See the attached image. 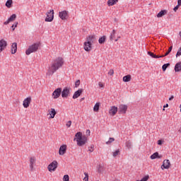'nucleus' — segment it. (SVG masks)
<instances>
[{
  "label": "nucleus",
  "mask_w": 181,
  "mask_h": 181,
  "mask_svg": "<svg viewBox=\"0 0 181 181\" xmlns=\"http://www.w3.org/2000/svg\"><path fill=\"white\" fill-rule=\"evenodd\" d=\"M66 127H67L68 128H70V127H71V120L68 121V122H66Z\"/></svg>",
  "instance_id": "obj_43"
},
{
  "label": "nucleus",
  "mask_w": 181,
  "mask_h": 181,
  "mask_svg": "<svg viewBox=\"0 0 181 181\" xmlns=\"http://www.w3.org/2000/svg\"><path fill=\"white\" fill-rule=\"evenodd\" d=\"M36 163V158L30 157V169L31 172L33 170V166H35Z\"/></svg>",
  "instance_id": "obj_16"
},
{
  "label": "nucleus",
  "mask_w": 181,
  "mask_h": 181,
  "mask_svg": "<svg viewBox=\"0 0 181 181\" xmlns=\"http://www.w3.org/2000/svg\"><path fill=\"white\" fill-rule=\"evenodd\" d=\"M109 76H113L114 74V69H110L108 72Z\"/></svg>",
  "instance_id": "obj_44"
},
{
  "label": "nucleus",
  "mask_w": 181,
  "mask_h": 181,
  "mask_svg": "<svg viewBox=\"0 0 181 181\" xmlns=\"http://www.w3.org/2000/svg\"><path fill=\"white\" fill-rule=\"evenodd\" d=\"M18 27V22H15L14 24L11 26L13 30H15V28Z\"/></svg>",
  "instance_id": "obj_42"
},
{
  "label": "nucleus",
  "mask_w": 181,
  "mask_h": 181,
  "mask_svg": "<svg viewBox=\"0 0 181 181\" xmlns=\"http://www.w3.org/2000/svg\"><path fill=\"white\" fill-rule=\"evenodd\" d=\"M117 2H118V0H108L107 5H108V6H112L115 5V4H117Z\"/></svg>",
  "instance_id": "obj_27"
},
{
  "label": "nucleus",
  "mask_w": 181,
  "mask_h": 181,
  "mask_svg": "<svg viewBox=\"0 0 181 181\" xmlns=\"http://www.w3.org/2000/svg\"><path fill=\"white\" fill-rule=\"evenodd\" d=\"M125 145L127 148H128V149H131L132 148V143L131 142V141H127Z\"/></svg>",
  "instance_id": "obj_32"
},
{
  "label": "nucleus",
  "mask_w": 181,
  "mask_h": 181,
  "mask_svg": "<svg viewBox=\"0 0 181 181\" xmlns=\"http://www.w3.org/2000/svg\"><path fill=\"white\" fill-rule=\"evenodd\" d=\"M62 95V88H58L54 90V91L52 93V97L54 100L59 98Z\"/></svg>",
  "instance_id": "obj_8"
},
{
  "label": "nucleus",
  "mask_w": 181,
  "mask_h": 181,
  "mask_svg": "<svg viewBox=\"0 0 181 181\" xmlns=\"http://www.w3.org/2000/svg\"><path fill=\"white\" fill-rule=\"evenodd\" d=\"M92 46H93V44H91L87 41L85 42L83 44L84 50H86V52L91 51Z\"/></svg>",
  "instance_id": "obj_14"
},
{
  "label": "nucleus",
  "mask_w": 181,
  "mask_h": 181,
  "mask_svg": "<svg viewBox=\"0 0 181 181\" xmlns=\"http://www.w3.org/2000/svg\"><path fill=\"white\" fill-rule=\"evenodd\" d=\"M172 49H173V46H170L168 49V50L165 52V54L164 55H161V57H166V56H168L169 54V53H170V52H172Z\"/></svg>",
  "instance_id": "obj_30"
},
{
  "label": "nucleus",
  "mask_w": 181,
  "mask_h": 181,
  "mask_svg": "<svg viewBox=\"0 0 181 181\" xmlns=\"http://www.w3.org/2000/svg\"><path fill=\"white\" fill-rule=\"evenodd\" d=\"M85 99H86L85 98H81L80 99V102L81 103L82 101H84Z\"/></svg>",
  "instance_id": "obj_54"
},
{
  "label": "nucleus",
  "mask_w": 181,
  "mask_h": 181,
  "mask_svg": "<svg viewBox=\"0 0 181 181\" xmlns=\"http://www.w3.org/2000/svg\"><path fill=\"white\" fill-rule=\"evenodd\" d=\"M86 134V135L90 136V134H91V132L90 131V129H87Z\"/></svg>",
  "instance_id": "obj_47"
},
{
  "label": "nucleus",
  "mask_w": 181,
  "mask_h": 181,
  "mask_svg": "<svg viewBox=\"0 0 181 181\" xmlns=\"http://www.w3.org/2000/svg\"><path fill=\"white\" fill-rule=\"evenodd\" d=\"M127 110H128V105H119L118 112L119 114H127Z\"/></svg>",
  "instance_id": "obj_9"
},
{
  "label": "nucleus",
  "mask_w": 181,
  "mask_h": 181,
  "mask_svg": "<svg viewBox=\"0 0 181 181\" xmlns=\"http://www.w3.org/2000/svg\"><path fill=\"white\" fill-rule=\"evenodd\" d=\"M170 168V161L169 160H164L163 165H161V169H169Z\"/></svg>",
  "instance_id": "obj_13"
},
{
  "label": "nucleus",
  "mask_w": 181,
  "mask_h": 181,
  "mask_svg": "<svg viewBox=\"0 0 181 181\" xmlns=\"http://www.w3.org/2000/svg\"><path fill=\"white\" fill-rule=\"evenodd\" d=\"M75 136L76 139H74V141H76V139L78 146L86 145V143L87 142V136H83V134L80 132H77L75 134Z\"/></svg>",
  "instance_id": "obj_2"
},
{
  "label": "nucleus",
  "mask_w": 181,
  "mask_h": 181,
  "mask_svg": "<svg viewBox=\"0 0 181 181\" xmlns=\"http://www.w3.org/2000/svg\"><path fill=\"white\" fill-rule=\"evenodd\" d=\"M105 39H107V37L105 35L100 37L98 40L100 45H104V43L105 42Z\"/></svg>",
  "instance_id": "obj_26"
},
{
  "label": "nucleus",
  "mask_w": 181,
  "mask_h": 181,
  "mask_svg": "<svg viewBox=\"0 0 181 181\" xmlns=\"http://www.w3.org/2000/svg\"><path fill=\"white\" fill-rule=\"evenodd\" d=\"M70 91H71V88L65 87L63 90L61 92V95L62 98H67L69 95H70Z\"/></svg>",
  "instance_id": "obj_5"
},
{
  "label": "nucleus",
  "mask_w": 181,
  "mask_h": 181,
  "mask_svg": "<svg viewBox=\"0 0 181 181\" xmlns=\"http://www.w3.org/2000/svg\"><path fill=\"white\" fill-rule=\"evenodd\" d=\"M115 42H118V39H116V40H115Z\"/></svg>",
  "instance_id": "obj_55"
},
{
  "label": "nucleus",
  "mask_w": 181,
  "mask_h": 181,
  "mask_svg": "<svg viewBox=\"0 0 181 181\" xmlns=\"http://www.w3.org/2000/svg\"><path fill=\"white\" fill-rule=\"evenodd\" d=\"M148 178H149V177L146 176V177H143L141 180H138V181H147Z\"/></svg>",
  "instance_id": "obj_46"
},
{
  "label": "nucleus",
  "mask_w": 181,
  "mask_h": 181,
  "mask_svg": "<svg viewBox=\"0 0 181 181\" xmlns=\"http://www.w3.org/2000/svg\"><path fill=\"white\" fill-rule=\"evenodd\" d=\"M168 107H169V104L167 103L165 105L163 106V110L165 111V108H168Z\"/></svg>",
  "instance_id": "obj_50"
},
{
  "label": "nucleus",
  "mask_w": 181,
  "mask_h": 181,
  "mask_svg": "<svg viewBox=\"0 0 181 181\" xmlns=\"http://www.w3.org/2000/svg\"><path fill=\"white\" fill-rule=\"evenodd\" d=\"M49 114L50 115L49 118H54L57 112H56V110H54V108H51V111H49Z\"/></svg>",
  "instance_id": "obj_24"
},
{
  "label": "nucleus",
  "mask_w": 181,
  "mask_h": 181,
  "mask_svg": "<svg viewBox=\"0 0 181 181\" xmlns=\"http://www.w3.org/2000/svg\"><path fill=\"white\" fill-rule=\"evenodd\" d=\"M66 151H67V145L66 144L62 145L59 147V155H61L62 156H63V155L66 153Z\"/></svg>",
  "instance_id": "obj_11"
},
{
  "label": "nucleus",
  "mask_w": 181,
  "mask_h": 181,
  "mask_svg": "<svg viewBox=\"0 0 181 181\" xmlns=\"http://www.w3.org/2000/svg\"><path fill=\"white\" fill-rule=\"evenodd\" d=\"M117 112H118V107L115 106H112L109 111V114H110V115H112V117H114V115H115Z\"/></svg>",
  "instance_id": "obj_18"
},
{
  "label": "nucleus",
  "mask_w": 181,
  "mask_h": 181,
  "mask_svg": "<svg viewBox=\"0 0 181 181\" xmlns=\"http://www.w3.org/2000/svg\"><path fill=\"white\" fill-rule=\"evenodd\" d=\"M115 38V30H113L112 32L110 33V40H114Z\"/></svg>",
  "instance_id": "obj_31"
},
{
  "label": "nucleus",
  "mask_w": 181,
  "mask_h": 181,
  "mask_svg": "<svg viewBox=\"0 0 181 181\" xmlns=\"http://www.w3.org/2000/svg\"><path fill=\"white\" fill-rule=\"evenodd\" d=\"M163 144V141H162V140L158 141V145H162Z\"/></svg>",
  "instance_id": "obj_49"
},
{
  "label": "nucleus",
  "mask_w": 181,
  "mask_h": 181,
  "mask_svg": "<svg viewBox=\"0 0 181 181\" xmlns=\"http://www.w3.org/2000/svg\"><path fill=\"white\" fill-rule=\"evenodd\" d=\"M40 46V42H36L34 43L33 45H30L28 49L25 51V54L29 56L30 53H35L37 52L39 47Z\"/></svg>",
  "instance_id": "obj_3"
},
{
  "label": "nucleus",
  "mask_w": 181,
  "mask_h": 181,
  "mask_svg": "<svg viewBox=\"0 0 181 181\" xmlns=\"http://www.w3.org/2000/svg\"><path fill=\"white\" fill-rule=\"evenodd\" d=\"M103 171H104V168L103 167V165H99L98 167V173H103Z\"/></svg>",
  "instance_id": "obj_35"
},
{
  "label": "nucleus",
  "mask_w": 181,
  "mask_h": 181,
  "mask_svg": "<svg viewBox=\"0 0 181 181\" xmlns=\"http://www.w3.org/2000/svg\"><path fill=\"white\" fill-rule=\"evenodd\" d=\"M6 46H8V42L4 39L0 40V53L4 52L5 49H6Z\"/></svg>",
  "instance_id": "obj_10"
},
{
  "label": "nucleus",
  "mask_w": 181,
  "mask_h": 181,
  "mask_svg": "<svg viewBox=\"0 0 181 181\" xmlns=\"http://www.w3.org/2000/svg\"><path fill=\"white\" fill-rule=\"evenodd\" d=\"M115 141V139H114V138H112V137H110V139H109V141H107V142H106V144L107 145H110V144H112V142H114Z\"/></svg>",
  "instance_id": "obj_36"
},
{
  "label": "nucleus",
  "mask_w": 181,
  "mask_h": 181,
  "mask_svg": "<svg viewBox=\"0 0 181 181\" xmlns=\"http://www.w3.org/2000/svg\"><path fill=\"white\" fill-rule=\"evenodd\" d=\"M131 80V75H127L123 77V81L124 83H128Z\"/></svg>",
  "instance_id": "obj_28"
},
{
  "label": "nucleus",
  "mask_w": 181,
  "mask_h": 181,
  "mask_svg": "<svg viewBox=\"0 0 181 181\" xmlns=\"http://www.w3.org/2000/svg\"><path fill=\"white\" fill-rule=\"evenodd\" d=\"M98 86H99V87H100V88L104 87V85H103V83H101L100 82H99Z\"/></svg>",
  "instance_id": "obj_52"
},
{
  "label": "nucleus",
  "mask_w": 181,
  "mask_h": 181,
  "mask_svg": "<svg viewBox=\"0 0 181 181\" xmlns=\"http://www.w3.org/2000/svg\"><path fill=\"white\" fill-rule=\"evenodd\" d=\"M173 98H175V96L171 95L170 98H169V101H172V100H173Z\"/></svg>",
  "instance_id": "obj_53"
},
{
  "label": "nucleus",
  "mask_w": 181,
  "mask_h": 181,
  "mask_svg": "<svg viewBox=\"0 0 181 181\" xmlns=\"http://www.w3.org/2000/svg\"><path fill=\"white\" fill-rule=\"evenodd\" d=\"M148 56H151V57H153V59H160L162 57V56H158L151 52H148Z\"/></svg>",
  "instance_id": "obj_25"
},
{
  "label": "nucleus",
  "mask_w": 181,
  "mask_h": 181,
  "mask_svg": "<svg viewBox=\"0 0 181 181\" xmlns=\"http://www.w3.org/2000/svg\"><path fill=\"white\" fill-rule=\"evenodd\" d=\"M169 66H170V64L169 63L164 64L162 66L163 71H166V69H168Z\"/></svg>",
  "instance_id": "obj_33"
},
{
  "label": "nucleus",
  "mask_w": 181,
  "mask_h": 181,
  "mask_svg": "<svg viewBox=\"0 0 181 181\" xmlns=\"http://www.w3.org/2000/svg\"><path fill=\"white\" fill-rule=\"evenodd\" d=\"M179 56H181V47L179 48L176 54V57H179Z\"/></svg>",
  "instance_id": "obj_41"
},
{
  "label": "nucleus",
  "mask_w": 181,
  "mask_h": 181,
  "mask_svg": "<svg viewBox=\"0 0 181 181\" xmlns=\"http://www.w3.org/2000/svg\"><path fill=\"white\" fill-rule=\"evenodd\" d=\"M174 70L175 73H178L179 71H181V62H177L175 64Z\"/></svg>",
  "instance_id": "obj_21"
},
{
  "label": "nucleus",
  "mask_w": 181,
  "mask_h": 181,
  "mask_svg": "<svg viewBox=\"0 0 181 181\" xmlns=\"http://www.w3.org/2000/svg\"><path fill=\"white\" fill-rule=\"evenodd\" d=\"M158 158V159H160V158H162V156H159V153H158V152H156V153H153L150 156V158L152 159V160L156 159Z\"/></svg>",
  "instance_id": "obj_22"
},
{
  "label": "nucleus",
  "mask_w": 181,
  "mask_h": 181,
  "mask_svg": "<svg viewBox=\"0 0 181 181\" xmlns=\"http://www.w3.org/2000/svg\"><path fill=\"white\" fill-rule=\"evenodd\" d=\"M177 6H181V0H177Z\"/></svg>",
  "instance_id": "obj_51"
},
{
  "label": "nucleus",
  "mask_w": 181,
  "mask_h": 181,
  "mask_svg": "<svg viewBox=\"0 0 181 181\" xmlns=\"http://www.w3.org/2000/svg\"><path fill=\"white\" fill-rule=\"evenodd\" d=\"M89 152H94V144H91L90 146L88 147Z\"/></svg>",
  "instance_id": "obj_38"
},
{
  "label": "nucleus",
  "mask_w": 181,
  "mask_h": 181,
  "mask_svg": "<svg viewBox=\"0 0 181 181\" xmlns=\"http://www.w3.org/2000/svg\"><path fill=\"white\" fill-rule=\"evenodd\" d=\"M59 16L62 21H66L69 18V11L64 10L59 13Z\"/></svg>",
  "instance_id": "obj_7"
},
{
  "label": "nucleus",
  "mask_w": 181,
  "mask_h": 181,
  "mask_svg": "<svg viewBox=\"0 0 181 181\" xmlns=\"http://www.w3.org/2000/svg\"><path fill=\"white\" fill-rule=\"evenodd\" d=\"M47 17L45 18V22H52L53 19H54V11L50 10L46 13Z\"/></svg>",
  "instance_id": "obj_4"
},
{
  "label": "nucleus",
  "mask_w": 181,
  "mask_h": 181,
  "mask_svg": "<svg viewBox=\"0 0 181 181\" xmlns=\"http://www.w3.org/2000/svg\"><path fill=\"white\" fill-rule=\"evenodd\" d=\"M85 177L83 178V181H88V173H84Z\"/></svg>",
  "instance_id": "obj_40"
},
{
  "label": "nucleus",
  "mask_w": 181,
  "mask_h": 181,
  "mask_svg": "<svg viewBox=\"0 0 181 181\" xmlns=\"http://www.w3.org/2000/svg\"><path fill=\"white\" fill-rule=\"evenodd\" d=\"M87 42L93 45L95 42V35H89L87 37Z\"/></svg>",
  "instance_id": "obj_20"
},
{
  "label": "nucleus",
  "mask_w": 181,
  "mask_h": 181,
  "mask_svg": "<svg viewBox=\"0 0 181 181\" xmlns=\"http://www.w3.org/2000/svg\"><path fill=\"white\" fill-rule=\"evenodd\" d=\"M179 9V6H176L174 8H173V11H175V12H176V11H177Z\"/></svg>",
  "instance_id": "obj_48"
},
{
  "label": "nucleus",
  "mask_w": 181,
  "mask_h": 181,
  "mask_svg": "<svg viewBox=\"0 0 181 181\" xmlns=\"http://www.w3.org/2000/svg\"><path fill=\"white\" fill-rule=\"evenodd\" d=\"M30 103H32V98L28 97L25 98L23 102V105L24 108H28L29 105H30Z\"/></svg>",
  "instance_id": "obj_12"
},
{
  "label": "nucleus",
  "mask_w": 181,
  "mask_h": 181,
  "mask_svg": "<svg viewBox=\"0 0 181 181\" xmlns=\"http://www.w3.org/2000/svg\"><path fill=\"white\" fill-rule=\"evenodd\" d=\"M118 155H119V149H117L115 152H113L114 158H115V156H118Z\"/></svg>",
  "instance_id": "obj_39"
},
{
  "label": "nucleus",
  "mask_w": 181,
  "mask_h": 181,
  "mask_svg": "<svg viewBox=\"0 0 181 181\" xmlns=\"http://www.w3.org/2000/svg\"><path fill=\"white\" fill-rule=\"evenodd\" d=\"M58 165L59 163H57V160L52 161L47 167L49 172H54V170L57 169Z\"/></svg>",
  "instance_id": "obj_6"
},
{
  "label": "nucleus",
  "mask_w": 181,
  "mask_h": 181,
  "mask_svg": "<svg viewBox=\"0 0 181 181\" xmlns=\"http://www.w3.org/2000/svg\"><path fill=\"white\" fill-rule=\"evenodd\" d=\"M18 50V44L14 42L11 45V54H15Z\"/></svg>",
  "instance_id": "obj_19"
},
{
  "label": "nucleus",
  "mask_w": 181,
  "mask_h": 181,
  "mask_svg": "<svg viewBox=\"0 0 181 181\" xmlns=\"http://www.w3.org/2000/svg\"><path fill=\"white\" fill-rule=\"evenodd\" d=\"M12 0H7V1L6 2V6L7 8H11L12 6Z\"/></svg>",
  "instance_id": "obj_34"
},
{
  "label": "nucleus",
  "mask_w": 181,
  "mask_h": 181,
  "mask_svg": "<svg viewBox=\"0 0 181 181\" xmlns=\"http://www.w3.org/2000/svg\"><path fill=\"white\" fill-rule=\"evenodd\" d=\"M64 63V61L62 57H58L57 59H56L52 64L51 66L49 68L47 74L49 76L54 74V73H56V71H57V70H59V69H60V67L63 66Z\"/></svg>",
  "instance_id": "obj_1"
},
{
  "label": "nucleus",
  "mask_w": 181,
  "mask_h": 181,
  "mask_svg": "<svg viewBox=\"0 0 181 181\" xmlns=\"http://www.w3.org/2000/svg\"><path fill=\"white\" fill-rule=\"evenodd\" d=\"M16 19V14H12L6 21L4 23V25H9L10 22H13Z\"/></svg>",
  "instance_id": "obj_17"
},
{
  "label": "nucleus",
  "mask_w": 181,
  "mask_h": 181,
  "mask_svg": "<svg viewBox=\"0 0 181 181\" xmlns=\"http://www.w3.org/2000/svg\"><path fill=\"white\" fill-rule=\"evenodd\" d=\"M78 86H80V80H77L76 82H75V87H78Z\"/></svg>",
  "instance_id": "obj_45"
},
{
  "label": "nucleus",
  "mask_w": 181,
  "mask_h": 181,
  "mask_svg": "<svg viewBox=\"0 0 181 181\" xmlns=\"http://www.w3.org/2000/svg\"><path fill=\"white\" fill-rule=\"evenodd\" d=\"M83 88L78 89L74 93L72 98H74V100H76V98H78L83 93Z\"/></svg>",
  "instance_id": "obj_15"
},
{
  "label": "nucleus",
  "mask_w": 181,
  "mask_h": 181,
  "mask_svg": "<svg viewBox=\"0 0 181 181\" xmlns=\"http://www.w3.org/2000/svg\"><path fill=\"white\" fill-rule=\"evenodd\" d=\"M168 13L167 10H161L158 14H157V18H162V16H165Z\"/></svg>",
  "instance_id": "obj_23"
},
{
  "label": "nucleus",
  "mask_w": 181,
  "mask_h": 181,
  "mask_svg": "<svg viewBox=\"0 0 181 181\" xmlns=\"http://www.w3.org/2000/svg\"><path fill=\"white\" fill-rule=\"evenodd\" d=\"M69 180H70V177H69V175H64L63 181H69Z\"/></svg>",
  "instance_id": "obj_37"
},
{
  "label": "nucleus",
  "mask_w": 181,
  "mask_h": 181,
  "mask_svg": "<svg viewBox=\"0 0 181 181\" xmlns=\"http://www.w3.org/2000/svg\"><path fill=\"white\" fill-rule=\"evenodd\" d=\"M99 110H100V103H97L93 107V111L95 112H98Z\"/></svg>",
  "instance_id": "obj_29"
}]
</instances>
